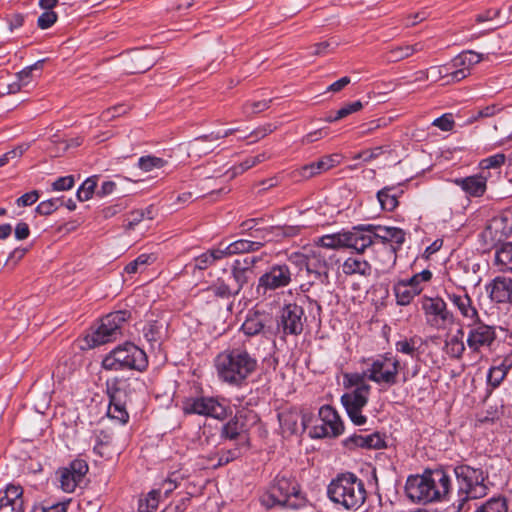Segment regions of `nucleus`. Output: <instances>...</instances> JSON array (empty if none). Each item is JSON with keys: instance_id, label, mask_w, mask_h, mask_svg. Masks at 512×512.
<instances>
[{"instance_id": "nucleus-59", "label": "nucleus", "mask_w": 512, "mask_h": 512, "mask_svg": "<svg viewBox=\"0 0 512 512\" xmlns=\"http://www.w3.org/2000/svg\"><path fill=\"white\" fill-rule=\"evenodd\" d=\"M271 102H272V99L255 101V102H247L243 106V113L246 116L258 114L262 111L267 110L270 107Z\"/></svg>"}, {"instance_id": "nucleus-41", "label": "nucleus", "mask_w": 512, "mask_h": 512, "mask_svg": "<svg viewBox=\"0 0 512 512\" xmlns=\"http://www.w3.org/2000/svg\"><path fill=\"white\" fill-rule=\"evenodd\" d=\"M475 512H508L507 500L503 496L492 497L479 506Z\"/></svg>"}, {"instance_id": "nucleus-6", "label": "nucleus", "mask_w": 512, "mask_h": 512, "mask_svg": "<svg viewBox=\"0 0 512 512\" xmlns=\"http://www.w3.org/2000/svg\"><path fill=\"white\" fill-rule=\"evenodd\" d=\"M147 366L146 353L131 342L117 346L102 361V367L111 371L136 370L142 372Z\"/></svg>"}, {"instance_id": "nucleus-43", "label": "nucleus", "mask_w": 512, "mask_h": 512, "mask_svg": "<svg viewBox=\"0 0 512 512\" xmlns=\"http://www.w3.org/2000/svg\"><path fill=\"white\" fill-rule=\"evenodd\" d=\"M209 291L214 296L222 299H229L238 295L237 292L233 290L231 283L226 282L223 279H218L212 286L209 287Z\"/></svg>"}, {"instance_id": "nucleus-42", "label": "nucleus", "mask_w": 512, "mask_h": 512, "mask_svg": "<svg viewBox=\"0 0 512 512\" xmlns=\"http://www.w3.org/2000/svg\"><path fill=\"white\" fill-rule=\"evenodd\" d=\"M269 158V155L266 153V152H263V153H260L256 156H253V157H249V158H246L243 162H241L239 165L237 166H234L232 169H231V178L239 175V174H242L243 172H245L246 170L256 166L257 164L259 163H262L264 162L265 160H267Z\"/></svg>"}, {"instance_id": "nucleus-58", "label": "nucleus", "mask_w": 512, "mask_h": 512, "mask_svg": "<svg viewBox=\"0 0 512 512\" xmlns=\"http://www.w3.org/2000/svg\"><path fill=\"white\" fill-rule=\"evenodd\" d=\"M23 489L21 486L8 485L4 491V495L0 496V499L8 500L9 503H18L19 506L23 507L22 499Z\"/></svg>"}, {"instance_id": "nucleus-57", "label": "nucleus", "mask_w": 512, "mask_h": 512, "mask_svg": "<svg viewBox=\"0 0 512 512\" xmlns=\"http://www.w3.org/2000/svg\"><path fill=\"white\" fill-rule=\"evenodd\" d=\"M61 198H51L42 201L36 207V212L40 215L48 216L55 212L59 206L63 205Z\"/></svg>"}, {"instance_id": "nucleus-35", "label": "nucleus", "mask_w": 512, "mask_h": 512, "mask_svg": "<svg viewBox=\"0 0 512 512\" xmlns=\"http://www.w3.org/2000/svg\"><path fill=\"white\" fill-rule=\"evenodd\" d=\"M464 331L462 328L458 329L456 334L450 337L445 342L444 351L445 353L453 359L462 358L465 352V344L463 341Z\"/></svg>"}, {"instance_id": "nucleus-52", "label": "nucleus", "mask_w": 512, "mask_h": 512, "mask_svg": "<svg viewBox=\"0 0 512 512\" xmlns=\"http://www.w3.org/2000/svg\"><path fill=\"white\" fill-rule=\"evenodd\" d=\"M263 222V218H251L243 221L240 224L243 233H249L252 238L258 239L257 241H262V233L257 231V229H262V227H258V225ZM263 229H268V227H263Z\"/></svg>"}, {"instance_id": "nucleus-1", "label": "nucleus", "mask_w": 512, "mask_h": 512, "mask_svg": "<svg viewBox=\"0 0 512 512\" xmlns=\"http://www.w3.org/2000/svg\"><path fill=\"white\" fill-rule=\"evenodd\" d=\"M214 362L219 379L234 386H241L258 367L257 359L243 347L222 351Z\"/></svg>"}, {"instance_id": "nucleus-37", "label": "nucleus", "mask_w": 512, "mask_h": 512, "mask_svg": "<svg viewBox=\"0 0 512 512\" xmlns=\"http://www.w3.org/2000/svg\"><path fill=\"white\" fill-rule=\"evenodd\" d=\"M224 259V254L221 250V245L217 248L207 250L205 253L194 258L193 266L194 269L205 270L215 262Z\"/></svg>"}, {"instance_id": "nucleus-63", "label": "nucleus", "mask_w": 512, "mask_h": 512, "mask_svg": "<svg viewBox=\"0 0 512 512\" xmlns=\"http://www.w3.org/2000/svg\"><path fill=\"white\" fill-rule=\"evenodd\" d=\"M67 468L81 481L88 472V464L82 459L73 460Z\"/></svg>"}, {"instance_id": "nucleus-13", "label": "nucleus", "mask_w": 512, "mask_h": 512, "mask_svg": "<svg viewBox=\"0 0 512 512\" xmlns=\"http://www.w3.org/2000/svg\"><path fill=\"white\" fill-rule=\"evenodd\" d=\"M467 328L466 343L473 353H480L483 349H490L496 341V326L484 323L480 315L478 320L469 322Z\"/></svg>"}, {"instance_id": "nucleus-5", "label": "nucleus", "mask_w": 512, "mask_h": 512, "mask_svg": "<svg viewBox=\"0 0 512 512\" xmlns=\"http://www.w3.org/2000/svg\"><path fill=\"white\" fill-rule=\"evenodd\" d=\"M366 233L371 235L375 251L384 257L383 262L394 264L396 251L405 242L406 233L397 227H386L380 225H359Z\"/></svg>"}, {"instance_id": "nucleus-36", "label": "nucleus", "mask_w": 512, "mask_h": 512, "mask_svg": "<svg viewBox=\"0 0 512 512\" xmlns=\"http://www.w3.org/2000/svg\"><path fill=\"white\" fill-rule=\"evenodd\" d=\"M343 272L346 275L359 274L368 276L371 274L370 264L359 256L349 257L345 260L342 266Z\"/></svg>"}, {"instance_id": "nucleus-49", "label": "nucleus", "mask_w": 512, "mask_h": 512, "mask_svg": "<svg viewBox=\"0 0 512 512\" xmlns=\"http://www.w3.org/2000/svg\"><path fill=\"white\" fill-rule=\"evenodd\" d=\"M108 416L112 419L118 420L121 424H126L129 420V414L126 410V404L112 402L109 400Z\"/></svg>"}, {"instance_id": "nucleus-45", "label": "nucleus", "mask_w": 512, "mask_h": 512, "mask_svg": "<svg viewBox=\"0 0 512 512\" xmlns=\"http://www.w3.org/2000/svg\"><path fill=\"white\" fill-rule=\"evenodd\" d=\"M97 187V176L87 178L78 188L76 196L80 202L92 198Z\"/></svg>"}, {"instance_id": "nucleus-47", "label": "nucleus", "mask_w": 512, "mask_h": 512, "mask_svg": "<svg viewBox=\"0 0 512 512\" xmlns=\"http://www.w3.org/2000/svg\"><path fill=\"white\" fill-rule=\"evenodd\" d=\"M367 378V370L363 373H346L343 376V384L344 387L360 389L363 386H370L366 383L365 379Z\"/></svg>"}, {"instance_id": "nucleus-18", "label": "nucleus", "mask_w": 512, "mask_h": 512, "mask_svg": "<svg viewBox=\"0 0 512 512\" xmlns=\"http://www.w3.org/2000/svg\"><path fill=\"white\" fill-rule=\"evenodd\" d=\"M432 502L449 500L452 483L450 476L443 469L424 472Z\"/></svg>"}, {"instance_id": "nucleus-30", "label": "nucleus", "mask_w": 512, "mask_h": 512, "mask_svg": "<svg viewBox=\"0 0 512 512\" xmlns=\"http://www.w3.org/2000/svg\"><path fill=\"white\" fill-rule=\"evenodd\" d=\"M403 193L397 186H386L377 192V199L383 210L394 211L398 205V198Z\"/></svg>"}, {"instance_id": "nucleus-44", "label": "nucleus", "mask_w": 512, "mask_h": 512, "mask_svg": "<svg viewBox=\"0 0 512 512\" xmlns=\"http://www.w3.org/2000/svg\"><path fill=\"white\" fill-rule=\"evenodd\" d=\"M362 108H363V104L359 100L355 101V102H352V103L345 104L338 111H336L335 114L331 113L326 118V121H328V122L338 121L340 119H343V118L347 117L348 115H350L352 113L358 112Z\"/></svg>"}, {"instance_id": "nucleus-50", "label": "nucleus", "mask_w": 512, "mask_h": 512, "mask_svg": "<svg viewBox=\"0 0 512 512\" xmlns=\"http://www.w3.org/2000/svg\"><path fill=\"white\" fill-rule=\"evenodd\" d=\"M501 110H502V108L496 104H491L486 107L477 109V110L471 112V115L466 120V123L472 124L480 119L492 117V116L496 115L497 113H499Z\"/></svg>"}, {"instance_id": "nucleus-25", "label": "nucleus", "mask_w": 512, "mask_h": 512, "mask_svg": "<svg viewBox=\"0 0 512 512\" xmlns=\"http://www.w3.org/2000/svg\"><path fill=\"white\" fill-rule=\"evenodd\" d=\"M131 65L128 67V72L132 74L144 73L149 70L156 63L155 50L144 49L134 51L130 55Z\"/></svg>"}, {"instance_id": "nucleus-29", "label": "nucleus", "mask_w": 512, "mask_h": 512, "mask_svg": "<svg viewBox=\"0 0 512 512\" xmlns=\"http://www.w3.org/2000/svg\"><path fill=\"white\" fill-rule=\"evenodd\" d=\"M424 340L419 335L411 337H404L395 343V350L399 353L410 356L411 358H418L422 353Z\"/></svg>"}, {"instance_id": "nucleus-12", "label": "nucleus", "mask_w": 512, "mask_h": 512, "mask_svg": "<svg viewBox=\"0 0 512 512\" xmlns=\"http://www.w3.org/2000/svg\"><path fill=\"white\" fill-rule=\"evenodd\" d=\"M293 273L287 264H274L258 279L256 293L266 297L268 292L285 288L292 282Z\"/></svg>"}, {"instance_id": "nucleus-17", "label": "nucleus", "mask_w": 512, "mask_h": 512, "mask_svg": "<svg viewBox=\"0 0 512 512\" xmlns=\"http://www.w3.org/2000/svg\"><path fill=\"white\" fill-rule=\"evenodd\" d=\"M321 424L313 428V437H337L344 430L343 423L337 411L330 405H324L319 409Z\"/></svg>"}, {"instance_id": "nucleus-11", "label": "nucleus", "mask_w": 512, "mask_h": 512, "mask_svg": "<svg viewBox=\"0 0 512 512\" xmlns=\"http://www.w3.org/2000/svg\"><path fill=\"white\" fill-rule=\"evenodd\" d=\"M399 370L400 361L390 353H385L372 360L367 368V379L390 387L397 384Z\"/></svg>"}, {"instance_id": "nucleus-48", "label": "nucleus", "mask_w": 512, "mask_h": 512, "mask_svg": "<svg viewBox=\"0 0 512 512\" xmlns=\"http://www.w3.org/2000/svg\"><path fill=\"white\" fill-rule=\"evenodd\" d=\"M160 490H152L147 496L139 500L138 510L140 512H154L159 504Z\"/></svg>"}, {"instance_id": "nucleus-61", "label": "nucleus", "mask_w": 512, "mask_h": 512, "mask_svg": "<svg viewBox=\"0 0 512 512\" xmlns=\"http://www.w3.org/2000/svg\"><path fill=\"white\" fill-rule=\"evenodd\" d=\"M66 502L39 503L33 506L31 512H67Z\"/></svg>"}, {"instance_id": "nucleus-62", "label": "nucleus", "mask_w": 512, "mask_h": 512, "mask_svg": "<svg viewBox=\"0 0 512 512\" xmlns=\"http://www.w3.org/2000/svg\"><path fill=\"white\" fill-rule=\"evenodd\" d=\"M314 176H317V173L313 162L292 171V177L299 181L310 179Z\"/></svg>"}, {"instance_id": "nucleus-22", "label": "nucleus", "mask_w": 512, "mask_h": 512, "mask_svg": "<svg viewBox=\"0 0 512 512\" xmlns=\"http://www.w3.org/2000/svg\"><path fill=\"white\" fill-rule=\"evenodd\" d=\"M453 182L470 197H481L487 189V175L484 172L464 178H456Z\"/></svg>"}, {"instance_id": "nucleus-23", "label": "nucleus", "mask_w": 512, "mask_h": 512, "mask_svg": "<svg viewBox=\"0 0 512 512\" xmlns=\"http://www.w3.org/2000/svg\"><path fill=\"white\" fill-rule=\"evenodd\" d=\"M446 298L458 309L460 315L468 320H478L479 312L467 293H454L445 290Z\"/></svg>"}, {"instance_id": "nucleus-51", "label": "nucleus", "mask_w": 512, "mask_h": 512, "mask_svg": "<svg viewBox=\"0 0 512 512\" xmlns=\"http://www.w3.org/2000/svg\"><path fill=\"white\" fill-rule=\"evenodd\" d=\"M60 487L64 492L71 493L81 482L68 468L60 470Z\"/></svg>"}, {"instance_id": "nucleus-60", "label": "nucleus", "mask_w": 512, "mask_h": 512, "mask_svg": "<svg viewBox=\"0 0 512 512\" xmlns=\"http://www.w3.org/2000/svg\"><path fill=\"white\" fill-rule=\"evenodd\" d=\"M410 56L411 54L408 45L393 47L386 53V58L389 62H398Z\"/></svg>"}, {"instance_id": "nucleus-24", "label": "nucleus", "mask_w": 512, "mask_h": 512, "mask_svg": "<svg viewBox=\"0 0 512 512\" xmlns=\"http://www.w3.org/2000/svg\"><path fill=\"white\" fill-rule=\"evenodd\" d=\"M106 392L112 402L127 404L132 392V384L128 379L113 378L106 381Z\"/></svg>"}, {"instance_id": "nucleus-55", "label": "nucleus", "mask_w": 512, "mask_h": 512, "mask_svg": "<svg viewBox=\"0 0 512 512\" xmlns=\"http://www.w3.org/2000/svg\"><path fill=\"white\" fill-rule=\"evenodd\" d=\"M432 278V272L428 269H424L423 271L414 274L412 277L406 280H400L401 282H404L407 286L411 287L412 289H419L420 293L423 290L422 283L428 282Z\"/></svg>"}, {"instance_id": "nucleus-54", "label": "nucleus", "mask_w": 512, "mask_h": 512, "mask_svg": "<svg viewBox=\"0 0 512 512\" xmlns=\"http://www.w3.org/2000/svg\"><path fill=\"white\" fill-rule=\"evenodd\" d=\"M165 164L166 161L164 159L152 155L142 156L138 160L139 168L145 172L160 169L164 167Z\"/></svg>"}, {"instance_id": "nucleus-33", "label": "nucleus", "mask_w": 512, "mask_h": 512, "mask_svg": "<svg viewBox=\"0 0 512 512\" xmlns=\"http://www.w3.org/2000/svg\"><path fill=\"white\" fill-rule=\"evenodd\" d=\"M301 226L284 225V226H270L268 229H257L262 235L264 241H272L273 238L278 237H293L299 234Z\"/></svg>"}, {"instance_id": "nucleus-4", "label": "nucleus", "mask_w": 512, "mask_h": 512, "mask_svg": "<svg viewBox=\"0 0 512 512\" xmlns=\"http://www.w3.org/2000/svg\"><path fill=\"white\" fill-rule=\"evenodd\" d=\"M261 501L269 508L280 505L286 508L299 509L305 506L306 497L294 477L279 474L276 476L268 493L263 495Z\"/></svg>"}, {"instance_id": "nucleus-27", "label": "nucleus", "mask_w": 512, "mask_h": 512, "mask_svg": "<svg viewBox=\"0 0 512 512\" xmlns=\"http://www.w3.org/2000/svg\"><path fill=\"white\" fill-rule=\"evenodd\" d=\"M267 241H257V240H248V239H239L236 240L229 245L222 247L221 250L224 254V258L230 257L236 254L242 253H250L258 251Z\"/></svg>"}, {"instance_id": "nucleus-26", "label": "nucleus", "mask_w": 512, "mask_h": 512, "mask_svg": "<svg viewBox=\"0 0 512 512\" xmlns=\"http://www.w3.org/2000/svg\"><path fill=\"white\" fill-rule=\"evenodd\" d=\"M343 444L348 449H354L356 447L380 449L384 447V440L378 433H372L365 436L354 434L346 438L343 441Z\"/></svg>"}, {"instance_id": "nucleus-28", "label": "nucleus", "mask_w": 512, "mask_h": 512, "mask_svg": "<svg viewBox=\"0 0 512 512\" xmlns=\"http://www.w3.org/2000/svg\"><path fill=\"white\" fill-rule=\"evenodd\" d=\"M217 139H212V133L196 137L188 143V155L202 157L215 150Z\"/></svg>"}, {"instance_id": "nucleus-7", "label": "nucleus", "mask_w": 512, "mask_h": 512, "mask_svg": "<svg viewBox=\"0 0 512 512\" xmlns=\"http://www.w3.org/2000/svg\"><path fill=\"white\" fill-rule=\"evenodd\" d=\"M373 243L371 235L366 233L361 227H353L350 231H343L334 234H328L320 237L315 248L336 249L350 248L357 253H363Z\"/></svg>"}, {"instance_id": "nucleus-40", "label": "nucleus", "mask_w": 512, "mask_h": 512, "mask_svg": "<svg viewBox=\"0 0 512 512\" xmlns=\"http://www.w3.org/2000/svg\"><path fill=\"white\" fill-rule=\"evenodd\" d=\"M280 425L283 429L290 433H296L298 431V421L301 419L303 429H305L306 421L305 416L298 413H281L279 414Z\"/></svg>"}, {"instance_id": "nucleus-14", "label": "nucleus", "mask_w": 512, "mask_h": 512, "mask_svg": "<svg viewBox=\"0 0 512 512\" xmlns=\"http://www.w3.org/2000/svg\"><path fill=\"white\" fill-rule=\"evenodd\" d=\"M304 258L307 274L313 278L311 283L318 281L320 284H328L332 255L327 250L313 248L304 255Z\"/></svg>"}, {"instance_id": "nucleus-20", "label": "nucleus", "mask_w": 512, "mask_h": 512, "mask_svg": "<svg viewBox=\"0 0 512 512\" xmlns=\"http://www.w3.org/2000/svg\"><path fill=\"white\" fill-rule=\"evenodd\" d=\"M427 481L424 473L422 475L409 476L405 484V493L413 502L432 503L430 490L427 487Z\"/></svg>"}, {"instance_id": "nucleus-9", "label": "nucleus", "mask_w": 512, "mask_h": 512, "mask_svg": "<svg viewBox=\"0 0 512 512\" xmlns=\"http://www.w3.org/2000/svg\"><path fill=\"white\" fill-rule=\"evenodd\" d=\"M425 323L436 330L446 329L455 323L454 313L448 309L447 303L440 296L423 295L420 300Z\"/></svg>"}, {"instance_id": "nucleus-8", "label": "nucleus", "mask_w": 512, "mask_h": 512, "mask_svg": "<svg viewBox=\"0 0 512 512\" xmlns=\"http://www.w3.org/2000/svg\"><path fill=\"white\" fill-rule=\"evenodd\" d=\"M130 317V312L119 310L106 315L101 324L86 336L89 347H95L115 341L122 335V325Z\"/></svg>"}, {"instance_id": "nucleus-39", "label": "nucleus", "mask_w": 512, "mask_h": 512, "mask_svg": "<svg viewBox=\"0 0 512 512\" xmlns=\"http://www.w3.org/2000/svg\"><path fill=\"white\" fill-rule=\"evenodd\" d=\"M495 263L500 271L512 270V242H506L497 249L495 253Z\"/></svg>"}, {"instance_id": "nucleus-31", "label": "nucleus", "mask_w": 512, "mask_h": 512, "mask_svg": "<svg viewBox=\"0 0 512 512\" xmlns=\"http://www.w3.org/2000/svg\"><path fill=\"white\" fill-rule=\"evenodd\" d=\"M143 335L151 347H160L162 339L166 335V324L160 320L148 321L143 327Z\"/></svg>"}, {"instance_id": "nucleus-53", "label": "nucleus", "mask_w": 512, "mask_h": 512, "mask_svg": "<svg viewBox=\"0 0 512 512\" xmlns=\"http://www.w3.org/2000/svg\"><path fill=\"white\" fill-rule=\"evenodd\" d=\"M155 260L153 254H141L133 261L129 262L125 266V272L128 274L137 273L141 268H144L148 264L152 263Z\"/></svg>"}, {"instance_id": "nucleus-34", "label": "nucleus", "mask_w": 512, "mask_h": 512, "mask_svg": "<svg viewBox=\"0 0 512 512\" xmlns=\"http://www.w3.org/2000/svg\"><path fill=\"white\" fill-rule=\"evenodd\" d=\"M245 432V425L240 421L236 415L231 418L227 423L222 425L220 430L221 440H239L242 438V434Z\"/></svg>"}, {"instance_id": "nucleus-21", "label": "nucleus", "mask_w": 512, "mask_h": 512, "mask_svg": "<svg viewBox=\"0 0 512 512\" xmlns=\"http://www.w3.org/2000/svg\"><path fill=\"white\" fill-rule=\"evenodd\" d=\"M485 288L491 301L512 304V278L497 276Z\"/></svg>"}, {"instance_id": "nucleus-56", "label": "nucleus", "mask_w": 512, "mask_h": 512, "mask_svg": "<svg viewBox=\"0 0 512 512\" xmlns=\"http://www.w3.org/2000/svg\"><path fill=\"white\" fill-rule=\"evenodd\" d=\"M505 160L506 156L503 153H497L482 159L480 161V168L488 176L489 172H486L487 170L500 168L505 163Z\"/></svg>"}, {"instance_id": "nucleus-38", "label": "nucleus", "mask_w": 512, "mask_h": 512, "mask_svg": "<svg viewBox=\"0 0 512 512\" xmlns=\"http://www.w3.org/2000/svg\"><path fill=\"white\" fill-rule=\"evenodd\" d=\"M394 294L398 305L406 306L412 302L415 296L420 294L419 289H412L404 282L398 281L394 287Z\"/></svg>"}, {"instance_id": "nucleus-64", "label": "nucleus", "mask_w": 512, "mask_h": 512, "mask_svg": "<svg viewBox=\"0 0 512 512\" xmlns=\"http://www.w3.org/2000/svg\"><path fill=\"white\" fill-rule=\"evenodd\" d=\"M481 60H482V55L478 54L474 51L462 52L456 58L457 63L462 64V65H467V66L475 65V64L479 63Z\"/></svg>"}, {"instance_id": "nucleus-2", "label": "nucleus", "mask_w": 512, "mask_h": 512, "mask_svg": "<svg viewBox=\"0 0 512 512\" xmlns=\"http://www.w3.org/2000/svg\"><path fill=\"white\" fill-rule=\"evenodd\" d=\"M457 481L456 499L452 506L456 512H466L470 500L480 499L488 494L489 474L481 467L459 464L453 469Z\"/></svg>"}, {"instance_id": "nucleus-32", "label": "nucleus", "mask_w": 512, "mask_h": 512, "mask_svg": "<svg viewBox=\"0 0 512 512\" xmlns=\"http://www.w3.org/2000/svg\"><path fill=\"white\" fill-rule=\"evenodd\" d=\"M265 316L259 312H249L241 326V330L247 336H255L264 331Z\"/></svg>"}, {"instance_id": "nucleus-3", "label": "nucleus", "mask_w": 512, "mask_h": 512, "mask_svg": "<svg viewBox=\"0 0 512 512\" xmlns=\"http://www.w3.org/2000/svg\"><path fill=\"white\" fill-rule=\"evenodd\" d=\"M331 501L342 505L347 510L359 509L366 500V490L361 479L352 473L338 476L328 486Z\"/></svg>"}, {"instance_id": "nucleus-10", "label": "nucleus", "mask_w": 512, "mask_h": 512, "mask_svg": "<svg viewBox=\"0 0 512 512\" xmlns=\"http://www.w3.org/2000/svg\"><path fill=\"white\" fill-rule=\"evenodd\" d=\"M306 320L302 306L296 303L284 304L276 315V331L281 338L298 336L303 332Z\"/></svg>"}, {"instance_id": "nucleus-16", "label": "nucleus", "mask_w": 512, "mask_h": 512, "mask_svg": "<svg viewBox=\"0 0 512 512\" xmlns=\"http://www.w3.org/2000/svg\"><path fill=\"white\" fill-rule=\"evenodd\" d=\"M183 411L185 414L209 416L220 420L227 416L226 407L213 397L188 399L183 405Z\"/></svg>"}, {"instance_id": "nucleus-19", "label": "nucleus", "mask_w": 512, "mask_h": 512, "mask_svg": "<svg viewBox=\"0 0 512 512\" xmlns=\"http://www.w3.org/2000/svg\"><path fill=\"white\" fill-rule=\"evenodd\" d=\"M258 261L259 258L255 256L234 260L231 266L229 280L233 286V290H235L237 294H239L242 288L253 278V269Z\"/></svg>"}, {"instance_id": "nucleus-15", "label": "nucleus", "mask_w": 512, "mask_h": 512, "mask_svg": "<svg viewBox=\"0 0 512 512\" xmlns=\"http://www.w3.org/2000/svg\"><path fill=\"white\" fill-rule=\"evenodd\" d=\"M371 386H363L360 389H353L341 396V403L353 424L364 425L367 417L362 414L363 408L368 403Z\"/></svg>"}, {"instance_id": "nucleus-46", "label": "nucleus", "mask_w": 512, "mask_h": 512, "mask_svg": "<svg viewBox=\"0 0 512 512\" xmlns=\"http://www.w3.org/2000/svg\"><path fill=\"white\" fill-rule=\"evenodd\" d=\"M242 455V448L238 443L235 447L229 449H223L216 454L218 457L217 463L214 465L215 467H220L226 465L233 460L239 458Z\"/></svg>"}]
</instances>
